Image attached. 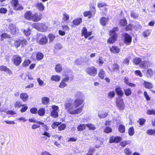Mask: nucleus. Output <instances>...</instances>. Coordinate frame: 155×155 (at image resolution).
<instances>
[{"instance_id":"f257e3e1","label":"nucleus","mask_w":155,"mask_h":155,"mask_svg":"<svg viewBox=\"0 0 155 155\" xmlns=\"http://www.w3.org/2000/svg\"><path fill=\"white\" fill-rule=\"evenodd\" d=\"M75 100L74 102L67 101L64 104L65 108L66 111L71 114H76L81 113L83 107H81L78 108L84 101V96L81 91L76 92L75 95Z\"/></svg>"},{"instance_id":"f03ea898","label":"nucleus","mask_w":155,"mask_h":155,"mask_svg":"<svg viewBox=\"0 0 155 155\" xmlns=\"http://www.w3.org/2000/svg\"><path fill=\"white\" fill-rule=\"evenodd\" d=\"M118 29L117 27L113 28L112 30L110 31V38H109L107 40V42L110 44L114 42L117 40V35L115 33L117 31Z\"/></svg>"},{"instance_id":"7ed1b4c3","label":"nucleus","mask_w":155,"mask_h":155,"mask_svg":"<svg viewBox=\"0 0 155 155\" xmlns=\"http://www.w3.org/2000/svg\"><path fill=\"white\" fill-rule=\"evenodd\" d=\"M32 26L38 31L41 32H46L48 29V26L45 24L35 23Z\"/></svg>"},{"instance_id":"20e7f679","label":"nucleus","mask_w":155,"mask_h":155,"mask_svg":"<svg viewBox=\"0 0 155 155\" xmlns=\"http://www.w3.org/2000/svg\"><path fill=\"white\" fill-rule=\"evenodd\" d=\"M86 71L88 74L92 76H94L97 74V70L93 67L87 68L86 69Z\"/></svg>"},{"instance_id":"39448f33","label":"nucleus","mask_w":155,"mask_h":155,"mask_svg":"<svg viewBox=\"0 0 155 155\" xmlns=\"http://www.w3.org/2000/svg\"><path fill=\"white\" fill-rule=\"evenodd\" d=\"M116 104L117 107L120 110H123L124 109V104L123 100L120 97H118L117 99Z\"/></svg>"},{"instance_id":"423d86ee","label":"nucleus","mask_w":155,"mask_h":155,"mask_svg":"<svg viewBox=\"0 0 155 155\" xmlns=\"http://www.w3.org/2000/svg\"><path fill=\"white\" fill-rule=\"evenodd\" d=\"M12 60L14 64L17 66H18L20 64L22 61L21 57L17 55H15L13 56Z\"/></svg>"},{"instance_id":"0eeeda50","label":"nucleus","mask_w":155,"mask_h":155,"mask_svg":"<svg viewBox=\"0 0 155 155\" xmlns=\"http://www.w3.org/2000/svg\"><path fill=\"white\" fill-rule=\"evenodd\" d=\"M11 3L14 6V9L15 10H21L23 8V7L18 4V0H12Z\"/></svg>"},{"instance_id":"6e6552de","label":"nucleus","mask_w":155,"mask_h":155,"mask_svg":"<svg viewBox=\"0 0 155 155\" xmlns=\"http://www.w3.org/2000/svg\"><path fill=\"white\" fill-rule=\"evenodd\" d=\"M132 37L128 34L126 33L124 35V42L127 45H129L131 42Z\"/></svg>"},{"instance_id":"1a4fd4ad","label":"nucleus","mask_w":155,"mask_h":155,"mask_svg":"<svg viewBox=\"0 0 155 155\" xmlns=\"http://www.w3.org/2000/svg\"><path fill=\"white\" fill-rule=\"evenodd\" d=\"M41 19V15H38V13H35L32 16L31 20L34 21H40Z\"/></svg>"},{"instance_id":"9d476101","label":"nucleus","mask_w":155,"mask_h":155,"mask_svg":"<svg viewBox=\"0 0 155 155\" xmlns=\"http://www.w3.org/2000/svg\"><path fill=\"white\" fill-rule=\"evenodd\" d=\"M108 115V113L104 110L99 111L98 113V116L100 118H105Z\"/></svg>"},{"instance_id":"9b49d317","label":"nucleus","mask_w":155,"mask_h":155,"mask_svg":"<svg viewBox=\"0 0 155 155\" xmlns=\"http://www.w3.org/2000/svg\"><path fill=\"white\" fill-rule=\"evenodd\" d=\"M81 31L82 35L84 36L85 38L89 36L91 34V32H87V30L85 27L83 28Z\"/></svg>"},{"instance_id":"f8f14e48","label":"nucleus","mask_w":155,"mask_h":155,"mask_svg":"<svg viewBox=\"0 0 155 155\" xmlns=\"http://www.w3.org/2000/svg\"><path fill=\"white\" fill-rule=\"evenodd\" d=\"M151 64L152 63L148 61H143L140 64V68H147L149 66H150Z\"/></svg>"},{"instance_id":"ddd939ff","label":"nucleus","mask_w":155,"mask_h":155,"mask_svg":"<svg viewBox=\"0 0 155 155\" xmlns=\"http://www.w3.org/2000/svg\"><path fill=\"white\" fill-rule=\"evenodd\" d=\"M9 28L11 30V33L13 35L15 34L18 31V28L13 24H11L10 25Z\"/></svg>"},{"instance_id":"4468645a","label":"nucleus","mask_w":155,"mask_h":155,"mask_svg":"<svg viewBox=\"0 0 155 155\" xmlns=\"http://www.w3.org/2000/svg\"><path fill=\"white\" fill-rule=\"evenodd\" d=\"M121 140V138L119 137H114V136L111 137L110 139V143H113L114 142L117 143Z\"/></svg>"},{"instance_id":"2eb2a0df","label":"nucleus","mask_w":155,"mask_h":155,"mask_svg":"<svg viewBox=\"0 0 155 155\" xmlns=\"http://www.w3.org/2000/svg\"><path fill=\"white\" fill-rule=\"evenodd\" d=\"M143 84L146 88L148 89H151L153 87V85L152 83L144 81H143Z\"/></svg>"},{"instance_id":"dca6fc26","label":"nucleus","mask_w":155,"mask_h":155,"mask_svg":"<svg viewBox=\"0 0 155 155\" xmlns=\"http://www.w3.org/2000/svg\"><path fill=\"white\" fill-rule=\"evenodd\" d=\"M20 98L23 101L25 102L28 100V96L26 93H22L20 94Z\"/></svg>"},{"instance_id":"f3484780","label":"nucleus","mask_w":155,"mask_h":155,"mask_svg":"<svg viewBox=\"0 0 155 155\" xmlns=\"http://www.w3.org/2000/svg\"><path fill=\"white\" fill-rule=\"evenodd\" d=\"M41 39L39 41V43L41 45H44L46 44L48 41V40L46 37L45 36H41Z\"/></svg>"},{"instance_id":"a211bd4d","label":"nucleus","mask_w":155,"mask_h":155,"mask_svg":"<svg viewBox=\"0 0 155 155\" xmlns=\"http://www.w3.org/2000/svg\"><path fill=\"white\" fill-rule=\"evenodd\" d=\"M110 50L111 52L116 53H118L120 51L118 47L115 46L112 47L110 48Z\"/></svg>"},{"instance_id":"6ab92c4d","label":"nucleus","mask_w":155,"mask_h":155,"mask_svg":"<svg viewBox=\"0 0 155 155\" xmlns=\"http://www.w3.org/2000/svg\"><path fill=\"white\" fill-rule=\"evenodd\" d=\"M32 13L30 11L26 12L25 14V18L28 20H31L32 17Z\"/></svg>"},{"instance_id":"aec40b11","label":"nucleus","mask_w":155,"mask_h":155,"mask_svg":"<svg viewBox=\"0 0 155 155\" xmlns=\"http://www.w3.org/2000/svg\"><path fill=\"white\" fill-rule=\"evenodd\" d=\"M36 6L37 9L40 11H42L44 10L45 7L41 2H38Z\"/></svg>"},{"instance_id":"412c9836","label":"nucleus","mask_w":155,"mask_h":155,"mask_svg":"<svg viewBox=\"0 0 155 155\" xmlns=\"http://www.w3.org/2000/svg\"><path fill=\"white\" fill-rule=\"evenodd\" d=\"M108 18L103 17L100 19V22L101 24L103 25H105L107 23Z\"/></svg>"},{"instance_id":"4be33fe9","label":"nucleus","mask_w":155,"mask_h":155,"mask_svg":"<svg viewBox=\"0 0 155 155\" xmlns=\"http://www.w3.org/2000/svg\"><path fill=\"white\" fill-rule=\"evenodd\" d=\"M82 19L81 18H78L74 20L73 21V24L76 25H79L82 22Z\"/></svg>"},{"instance_id":"5701e85b","label":"nucleus","mask_w":155,"mask_h":155,"mask_svg":"<svg viewBox=\"0 0 155 155\" xmlns=\"http://www.w3.org/2000/svg\"><path fill=\"white\" fill-rule=\"evenodd\" d=\"M115 91L117 94L120 96H122L124 94V93L122 91L121 89L119 87H116Z\"/></svg>"},{"instance_id":"b1692460","label":"nucleus","mask_w":155,"mask_h":155,"mask_svg":"<svg viewBox=\"0 0 155 155\" xmlns=\"http://www.w3.org/2000/svg\"><path fill=\"white\" fill-rule=\"evenodd\" d=\"M153 71L151 69H148L147 70L146 76L147 78H150L153 76Z\"/></svg>"},{"instance_id":"393cba45","label":"nucleus","mask_w":155,"mask_h":155,"mask_svg":"<svg viewBox=\"0 0 155 155\" xmlns=\"http://www.w3.org/2000/svg\"><path fill=\"white\" fill-rule=\"evenodd\" d=\"M142 61L141 59L140 58L137 57L133 59V63L136 65H138Z\"/></svg>"},{"instance_id":"a878e982","label":"nucleus","mask_w":155,"mask_h":155,"mask_svg":"<svg viewBox=\"0 0 155 155\" xmlns=\"http://www.w3.org/2000/svg\"><path fill=\"white\" fill-rule=\"evenodd\" d=\"M83 15L85 17H88L89 18H91L92 16L91 12L90 11H87L84 12L83 13Z\"/></svg>"},{"instance_id":"bb28decb","label":"nucleus","mask_w":155,"mask_h":155,"mask_svg":"<svg viewBox=\"0 0 155 155\" xmlns=\"http://www.w3.org/2000/svg\"><path fill=\"white\" fill-rule=\"evenodd\" d=\"M60 79V77L57 75H52L51 78V80L52 81H55L57 82L59 81Z\"/></svg>"},{"instance_id":"cd10ccee","label":"nucleus","mask_w":155,"mask_h":155,"mask_svg":"<svg viewBox=\"0 0 155 155\" xmlns=\"http://www.w3.org/2000/svg\"><path fill=\"white\" fill-rule=\"evenodd\" d=\"M151 31L150 30H146L143 32V35L144 37H147L149 36L150 34Z\"/></svg>"},{"instance_id":"c85d7f7f","label":"nucleus","mask_w":155,"mask_h":155,"mask_svg":"<svg viewBox=\"0 0 155 155\" xmlns=\"http://www.w3.org/2000/svg\"><path fill=\"white\" fill-rule=\"evenodd\" d=\"M44 55L42 53L38 52L36 54V58L37 59L38 61H39L42 59Z\"/></svg>"},{"instance_id":"c756f323","label":"nucleus","mask_w":155,"mask_h":155,"mask_svg":"<svg viewBox=\"0 0 155 155\" xmlns=\"http://www.w3.org/2000/svg\"><path fill=\"white\" fill-rule=\"evenodd\" d=\"M130 16L133 18L137 19L139 15L134 11H132L130 13Z\"/></svg>"},{"instance_id":"7c9ffc66","label":"nucleus","mask_w":155,"mask_h":155,"mask_svg":"<svg viewBox=\"0 0 155 155\" xmlns=\"http://www.w3.org/2000/svg\"><path fill=\"white\" fill-rule=\"evenodd\" d=\"M86 126L84 124H81L79 125L77 127V130L78 131H81L84 129L86 128Z\"/></svg>"},{"instance_id":"2f4dec72","label":"nucleus","mask_w":155,"mask_h":155,"mask_svg":"<svg viewBox=\"0 0 155 155\" xmlns=\"http://www.w3.org/2000/svg\"><path fill=\"white\" fill-rule=\"evenodd\" d=\"M45 112V109L43 108L39 109L37 111L38 114L40 116H43L44 115Z\"/></svg>"},{"instance_id":"473e14b6","label":"nucleus","mask_w":155,"mask_h":155,"mask_svg":"<svg viewBox=\"0 0 155 155\" xmlns=\"http://www.w3.org/2000/svg\"><path fill=\"white\" fill-rule=\"evenodd\" d=\"M146 133L147 134L154 136L155 135V130H148L147 131Z\"/></svg>"},{"instance_id":"72a5a7b5","label":"nucleus","mask_w":155,"mask_h":155,"mask_svg":"<svg viewBox=\"0 0 155 155\" xmlns=\"http://www.w3.org/2000/svg\"><path fill=\"white\" fill-rule=\"evenodd\" d=\"M55 70L57 72H60L62 70L61 65L60 64H58L56 65Z\"/></svg>"},{"instance_id":"f704fd0d","label":"nucleus","mask_w":155,"mask_h":155,"mask_svg":"<svg viewBox=\"0 0 155 155\" xmlns=\"http://www.w3.org/2000/svg\"><path fill=\"white\" fill-rule=\"evenodd\" d=\"M124 91L125 94L127 96H130L132 94L131 90L129 88L125 89Z\"/></svg>"},{"instance_id":"c9c22d12","label":"nucleus","mask_w":155,"mask_h":155,"mask_svg":"<svg viewBox=\"0 0 155 155\" xmlns=\"http://www.w3.org/2000/svg\"><path fill=\"white\" fill-rule=\"evenodd\" d=\"M1 41H3L4 39L6 38H10V35H8L6 33H5L1 35Z\"/></svg>"},{"instance_id":"e433bc0d","label":"nucleus","mask_w":155,"mask_h":155,"mask_svg":"<svg viewBox=\"0 0 155 155\" xmlns=\"http://www.w3.org/2000/svg\"><path fill=\"white\" fill-rule=\"evenodd\" d=\"M118 130L120 133H124L125 131V126L122 124L120 125L119 127Z\"/></svg>"},{"instance_id":"4c0bfd02","label":"nucleus","mask_w":155,"mask_h":155,"mask_svg":"<svg viewBox=\"0 0 155 155\" xmlns=\"http://www.w3.org/2000/svg\"><path fill=\"white\" fill-rule=\"evenodd\" d=\"M23 105L22 104L21 101H16L14 104V106L15 108H18L22 106Z\"/></svg>"},{"instance_id":"58836bf2","label":"nucleus","mask_w":155,"mask_h":155,"mask_svg":"<svg viewBox=\"0 0 155 155\" xmlns=\"http://www.w3.org/2000/svg\"><path fill=\"white\" fill-rule=\"evenodd\" d=\"M86 126L90 130H94L96 129V127L92 124H86Z\"/></svg>"},{"instance_id":"ea45409f","label":"nucleus","mask_w":155,"mask_h":155,"mask_svg":"<svg viewBox=\"0 0 155 155\" xmlns=\"http://www.w3.org/2000/svg\"><path fill=\"white\" fill-rule=\"evenodd\" d=\"M83 62V61L82 60L81 58L78 59H76L74 61V63L75 64L78 65H81Z\"/></svg>"},{"instance_id":"a19ab883","label":"nucleus","mask_w":155,"mask_h":155,"mask_svg":"<svg viewBox=\"0 0 155 155\" xmlns=\"http://www.w3.org/2000/svg\"><path fill=\"white\" fill-rule=\"evenodd\" d=\"M31 63V61L29 59L25 60L24 61L22 65L23 67L28 66Z\"/></svg>"},{"instance_id":"79ce46f5","label":"nucleus","mask_w":155,"mask_h":155,"mask_svg":"<svg viewBox=\"0 0 155 155\" xmlns=\"http://www.w3.org/2000/svg\"><path fill=\"white\" fill-rule=\"evenodd\" d=\"M65 75H66V76L64 78H63L62 80L65 82H68L69 79V74H67L66 73V71H65L64 73Z\"/></svg>"},{"instance_id":"37998d69","label":"nucleus","mask_w":155,"mask_h":155,"mask_svg":"<svg viewBox=\"0 0 155 155\" xmlns=\"http://www.w3.org/2000/svg\"><path fill=\"white\" fill-rule=\"evenodd\" d=\"M69 18V16L68 14L64 13L63 14V17L62 18L63 20L64 21H66Z\"/></svg>"},{"instance_id":"c03bdc74","label":"nucleus","mask_w":155,"mask_h":155,"mask_svg":"<svg viewBox=\"0 0 155 155\" xmlns=\"http://www.w3.org/2000/svg\"><path fill=\"white\" fill-rule=\"evenodd\" d=\"M104 74L105 72L104 70L102 69H101L98 74L99 77L101 79H103L104 77Z\"/></svg>"},{"instance_id":"a18cd8bd","label":"nucleus","mask_w":155,"mask_h":155,"mask_svg":"<svg viewBox=\"0 0 155 155\" xmlns=\"http://www.w3.org/2000/svg\"><path fill=\"white\" fill-rule=\"evenodd\" d=\"M21 45V41L20 39H18L15 41L14 43L15 46L16 48H18Z\"/></svg>"},{"instance_id":"49530a36","label":"nucleus","mask_w":155,"mask_h":155,"mask_svg":"<svg viewBox=\"0 0 155 155\" xmlns=\"http://www.w3.org/2000/svg\"><path fill=\"white\" fill-rule=\"evenodd\" d=\"M68 85L65 82L61 80V82L59 85V87L61 88H63Z\"/></svg>"},{"instance_id":"de8ad7c7","label":"nucleus","mask_w":155,"mask_h":155,"mask_svg":"<svg viewBox=\"0 0 155 155\" xmlns=\"http://www.w3.org/2000/svg\"><path fill=\"white\" fill-rule=\"evenodd\" d=\"M120 24L121 26H125L127 24V21L125 18L122 19L120 20Z\"/></svg>"},{"instance_id":"09e8293b","label":"nucleus","mask_w":155,"mask_h":155,"mask_svg":"<svg viewBox=\"0 0 155 155\" xmlns=\"http://www.w3.org/2000/svg\"><path fill=\"white\" fill-rule=\"evenodd\" d=\"M130 140L122 141L121 142L120 145L122 147H124L127 145L130 144Z\"/></svg>"},{"instance_id":"8fccbe9b","label":"nucleus","mask_w":155,"mask_h":155,"mask_svg":"<svg viewBox=\"0 0 155 155\" xmlns=\"http://www.w3.org/2000/svg\"><path fill=\"white\" fill-rule=\"evenodd\" d=\"M49 99L47 97H44L42 98V101L44 104H47L49 102Z\"/></svg>"},{"instance_id":"3c124183","label":"nucleus","mask_w":155,"mask_h":155,"mask_svg":"<svg viewBox=\"0 0 155 155\" xmlns=\"http://www.w3.org/2000/svg\"><path fill=\"white\" fill-rule=\"evenodd\" d=\"M51 116L54 118L57 117L58 116V112L52 110L51 113Z\"/></svg>"},{"instance_id":"603ef678","label":"nucleus","mask_w":155,"mask_h":155,"mask_svg":"<svg viewBox=\"0 0 155 155\" xmlns=\"http://www.w3.org/2000/svg\"><path fill=\"white\" fill-rule=\"evenodd\" d=\"M124 153L126 155H130L132 153L131 151L128 148H126L124 150Z\"/></svg>"},{"instance_id":"864d4df0","label":"nucleus","mask_w":155,"mask_h":155,"mask_svg":"<svg viewBox=\"0 0 155 155\" xmlns=\"http://www.w3.org/2000/svg\"><path fill=\"white\" fill-rule=\"evenodd\" d=\"M146 122V120L143 118H140L137 121L140 125H143Z\"/></svg>"},{"instance_id":"5fc2aeb1","label":"nucleus","mask_w":155,"mask_h":155,"mask_svg":"<svg viewBox=\"0 0 155 155\" xmlns=\"http://www.w3.org/2000/svg\"><path fill=\"white\" fill-rule=\"evenodd\" d=\"M112 69L113 70L117 71L119 69V67L118 65L117 64H113L111 66Z\"/></svg>"},{"instance_id":"6e6d98bb","label":"nucleus","mask_w":155,"mask_h":155,"mask_svg":"<svg viewBox=\"0 0 155 155\" xmlns=\"http://www.w3.org/2000/svg\"><path fill=\"white\" fill-rule=\"evenodd\" d=\"M129 134L130 136H132L134 133V128L133 127H131L128 130Z\"/></svg>"},{"instance_id":"4d7b16f0","label":"nucleus","mask_w":155,"mask_h":155,"mask_svg":"<svg viewBox=\"0 0 155 155\" xmlns=\"http://www.w3.org/2000/svg\"><path fill=\"white\" fill-rule=\"evenodd\" d=\"M61 124V123H59L56 122H54L51 125V127L53 129H55L57 127V126H58L60 125Z\"/></svg>"},{"instance_id":"13d9d810","label":"nucleus","mask_w":155,"mask_h":155,"mask_svg":"<svg viewBox=\"0 0 155 155\" xmlns=\"http://www.w3.org/2000/svg\"><path fill=\"white\" fill-rule=\"evenodd\" d=\"M62 45L60 43L56 44L54 46V48L56 50H59L62 48Z\"/></svg>"},{"instance_id":"bf43d9fd","label":"nucleus","mask_w":155,"mask_h":155,"mask_svg":"<svg viewBox=\"0 0 155 155\" xmlns=\"http://www.w3.org/2000/svg\"><path fill=\"white\" fill-rule=\"evenodd\" d=\"M112 131V129L109 127H107L104 130V132L107 133H110Z\"/></svg>"},{"instance_id":"052dcab7","label":"nucleus","mask_w":155,"mask_h":155,"mask_svg":"<svg viewBox=\"0 0 155 155\" xmlns=\"http://www.w3.org/2000/svg\"><path fill=\"white\" fill-rule=\"evenodd\" d=\"M107 5L105 3L103 2H99L97 4V6L99 8L104 7Z\"/></svg>"},{"instance_id":"680f3d73","label":"nucleus","mask_w":155,"mask_h":155,"mask_svg":"<svg viewBox=\"0 0 155 155\" xmlns=\"http://www.w3.org/2000/svg\"><path fill=\"white\" fill-rule=\"evenodd\" d=\"M134 28L136 30H137L141 28V25L137 22L135 23V25H133Z\"/></svg>"},{"instance_id":"e2e57ef3","label":"nucleus","mask_w":155,"mask_h":155,"mask_svg":"<svg viewBox=\"0 0 155 155\" xmlns=\"http://www.w3.org/2000/svg\"><path fill=\"white\" fill-rule=\"evenodd\" d=\"M48 37L50 40V42H52L55 38V36L52 34H49L48 36Z\"/></svg>"},{"instance_id":"0e129e2a","label":"nucleus","mask_w":155,"mask_h":155,"mask_svg":"<svg viewBox=\"0 0 155 155\" xmlns=\"http://www.w3.org/2000/svg\"><path fill=\"white\" fill-rule=\"evenodd\" d=\"M66 127V125L65 124H62L58 127V129L59 130H64Z\"/></svg>"},{"instance_id":"69168bd1","label":"nucleus","mask_w":155,"mask_h":155,"mask_svg":"<svg viewBox=\"0 0 155 155\" xmlns=\"http://www.w3.org/2000/svg\"><path fill=\"white\" fill-rule=\"evenodd\" d=\"M37 111L38 109L35 107L31 108L30 110V112L32 114H36Z\"/></svg>"},{"instance_id":"338daca9","label":"nucleus","mask_w":155,"mask_h":155,"mask_svg":"<svg viewBox=\"0 0 155 155\" xmlns=\"http://www.w3.org/2000/svg\"><path fill=\"white\" fill-rule=\"evenodd\" d=\"M130 59V57H128L127 58H126L124 60L123 63L128 65L129 64Z\"/></svg>"},{"instance_id":"774afa93","label":"nucleus","mask_w":155,"mask_h":155,"mask_svg":"<svg viewBox=\"0 0 155 155\" xmlns=\"http://www.w3.org/2000/svg\"><path fill=\"white\" fill-rule=\"evenodd\" d=\"M147 114L148 115L153 114L155 115V110H148L147 112Z\"/></svg>"}]
</instances>
